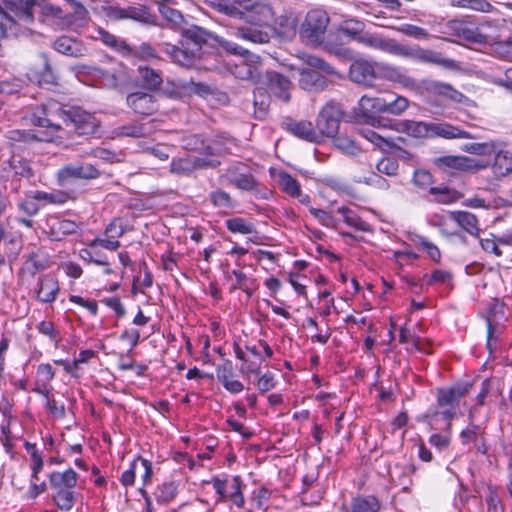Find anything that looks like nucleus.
<instances>
[{"mask_svg":"<svg viewBox=\"0 0 512 512\" xmlns=\"http://www.w3.org/2000/svg\"><path fill=\"white\" fill-rule=\"evenodd\" d=\"M31 123L53 131H58L65 125L80 136L94 134L99 127V121L93 114L80 108L64 110L55 101H49L36 109L31 116Z\"/></svg>","mask_w":512,"mask_h":512,"instance_id":"obj_1","label":"nucleus"},{"mask_svg":"<svg viewBox=\"0 0 512 512\" xmlns=\"http://www.w3.org/2000/svg\"><path fill=\"white\" fill-rule=\"evenodd\" d=\"M468 388V385L459 384L437 390V407L439 410L428 413L426 416L432 429L450 430L451 420L456 414L459 400L468 392Z\"/></svg>","mask_w":512,"mask_h":512,"instance_id":"obj_2","label":"nucleus"},{"mask_svg":"<svg viewBox=\"0 0 512 512\" xmlns=\"http://www.w3.org/2000/svg\"><path fill=\"white\" fill-rule=\"evenodd\" d=\"M78 474L69 468L65 471H53L49 475V485L52 490V501L61 511H71L78 500L79 493L75 491Z\"/></svg>","mask_w":512,"mask_h":512,"instance_id":"obj_3","label":"nucleus"},{"mask_svg":"<svg viewBox=\"0 0 512 512\" xmlns=\"http://www.w3.org/2000/svg\"><path fill=\"white\" fill-rule=\"evenodd\" d=\"M302 60L306 65L310 67L298 69V84L300 88L305 91H322L328 86L327 78L323 76L320 71L327 75H338L334 67L317 56L305 54L303 55Z\"/></svg>","mask_w":512,"mask_h":512,"instance_id":"obj_4","label":"nucleus"},{"mask_svg":"<svg viewBox=\"0 0 512 512\" xmlns=\"http://www.w3.org/2000/svg\"><path fill=\"white\" fill-rule=\"evenodd\" d=\"M36 0H3L0 4V31L6 36L8 30H12L16 24L15 18L29 24L34 20L33 8Z\"/></svg>","mask_w":512,"mask_h":512,"instance_id":"obj_5","label":"nucleus"},{"mask_svg":"<svg viewBox=\"0 0 512 512\" xmlns=\"http://www.w3.org/2000/svg\"><path fill=\"white\" fill-rule=\"evenodd\" d=\"M330 22L328 13L316 8L310 10L301 24L300 36L307 44L320 45L325 37Z\"/></svg>","mask_w":512,"mask_h":512,"instance_id":"obj_6","label":"nucleus"},{"mask_svg":"<svg viewBox=\"0 0 512 512\" xmlns=\"http://www.w3.org/2000/svg\"><path fill=\"white\" fill-rule=\"evenodd\" d=\"M219 182L223 185H232L241 191L257 194L258 182L242 163L231 164L224 173L219 176Z\"/></svg>","mask_w":512,"mask_h":512,"instance_id":"obj_7","label":"nucleus"},{"mask_svg":"<svg viewBox=\"0 0 512 512\" xmlns=\"http://www.w3.org/2000/svg\"><path fill=\"white\" fill-rule=\"evenodd\" d=\"M343 116L341 106L330 101L321 109L316 120L317 131L321 136L335 137L339 131L340 121Z\"/></svg>","mask_w":512,"mask_h":512,"instance_id":"obj_8","label":"nucleus"},{"mask_svg":"<svg viewBox=\"0 0 512 512\" xmlns=\"http://www.w3.org/2000/svg\"><path fill=\"white\" fill-rule=\"evenodd\" d=\"M386 99L383 97H372L363 95L358 102L360 114L366 119L367 123L373 127L386 128L392 121L376 117V114L385 113Z\"/></svg>","mask_w":512,"mask_h":512,"instance_id":"obj_9","label":"nucleus"},{"mask_svg":"<svg viewBox=\"0 0 512 512\" xmlns=\"http://www.w3.org/2000/svg\"><path fill=\"white\" fill-rule=\"evenodd\" d=\"M100 176V171L92 164L86 162L70 163L57 172L60 186H67L76 180H92Z\"/></svg>","mask_w":512,"mask_h":512,"instance_id":"obj_10","label":"nucleus"},{"mask_svg":"<svg viewBox=\"0 0 512 512\" xmlns=\"http://www.w3.org/2000/svg\"><path fill=\"white\" fill-rule=\"evenodd\" d=\"M220 161L215 157L185 156L173 159L170 163V171L173 174L188 176L196 170L216 168Z\"/></svg>","mask_w":512,"mask_h":512,"instance_id":"obj_11","label":"nucleus"},{"mask_svg":"<svg viewBox=\"0 0 512 512\" xmlns=\"http://www.w3.org/2000/svg\"><path fill=\"white\" fill-rule=\"evenodd\" d=\"M397 56L412 59L421 63L436 64L445 68H454L456 66L454 60L443 58L441 53L431 49H424L419 46L409 47L400 44Z\"/></svg>","mask_w":512,"mask_h":512,"instance_id":"obj_12","label":"nucleus"},{"mask_svg":"<svg viewBox=\"0 0 512 512\" xmlns=\"http://www.w3.org/2000/svg\"><path fill=\"white\" fill-rule=\"evenodd\" d=\"M377 78L393 82L407 90L418 91L420 89L417 80L410 76L405 69L388 63H377Z\"/></svg>","mask_w":512,"mask_h":512,"instance_id":"obj_13","label":"nucleus"},{"mask_svg":"<svg viewBox=\"0 0 512 512\" xmlns=\"http://www.w3.org/2000/svg\"><path fill=\"white\" fill-rule=\"evenodd\" d=\"M126 104L134 113L141 116H150L159 110L157 96L145 91L129 93Z\"/></svg>","mask_w":512,"mask_h":512,"instance_id":"obj_14","label":"nucleus"},{"mask_svg":"<svg viewBox=\"0 0 512 512\" xmlns=\"http://www.w3.org/2000/svg\"><path fill=\"white\" fill-rule=\"evenodd\" d=\"M377 63L364 58L355 59L349 67V79L356 84L371 87L376 79Z\"/></svg>","mask_w":512,"mask_h":512,"instance_id":"obj_15","label":"nucleus"},{"mask_svg":"<svg viewBox=\"0 0 512 512\" xmlns=\"http://www.w3.org/2000/svg\"><path fill=\"white\" fill-rule=\"evenodd\" d=\"M359 44L370 49L379 50L381 52L398 55L400 43L395 39L385 37L384 35L376 32L365 31L361 37Z\"/></svg>","mask_w":512,"mask_h":512,"instance_id":"obj_16","label":"nucleus"},{"mask_svg":"<svg viewBox=\"0 0 512 512\" xmlns=\"http://www.w3.org/2000/svg\"><path fill=\"white\" fill-rule=\"evenodd\" d=\"M160 46L162 51H164L174 63L185 68L194 66L196 60L200 57V54L197 53V48L192 49L188 46L179 48L166 42L161 43Z\"/></svg>","mask_w":512,"mask_h":512,"instance_id":"obj_17","label":"nucleus"},{"mask_svg":"<svg viewBox=\"0 0 512 512\" xmlns=\"http://www.w3.org/2000/svg\"><path fill=\"white\" fill-rule=\"evenodd\" d=\"M265 84L270 95L283 102L290 100L291 82L286 76L275 71H268L265 75Z\"/></svg>","mask_w":512,"mask_h":512,"instance_id":"obj_18","label":"nucleus"},{"mask_svg":"<svg viewBox=\"0 0 512 512\" xmlns=\"http://www.w3.org/2000/svg\"><path fill=\"white\" fill-rule=\"evenodd\" d=\"M46 228L49 237L54 241H60L66 236L77 232L79 226L76 222L59 216H50L46 220Z\"/></svg>","mask_w":512,"mask_h":512,"instance_id":"obj_19","label":"nucleus"},{"mask_svg":"<svg viewBox=\"0 0 512 512\" xmlns=\"http://www.w3.org/2000/svg\"><path fill=\"white\" fill-rule=\"evenodd\" d=\"M389 128L414 138H431V122L398 120L390 123Z\"/></svg>","mask_w":512,"mask_h":512,"instance_id":"obj_20","label":"nucleus"},{"mask_svg":"<svg viewBox=\"0 0 512 512\" xmlns=\"http://www.w3.org/2000/svg\"><path fill=\"white\" fill-rule=\"evenodd\" d=\"M448 219L453 221L467 234L480 238V226L477 216L469 211L455 210L448 213Z\"/></svg>","mask_w":512,"mask_h":512,"instance_id":"obj_21","label":"nucleus"},{"mask_svg":"<svg viewBox=\"0 0 512 512\" xmlns=\"http://www.w3.org/2000/svg\"><path fill=\"white\" fill-rule=\"evenodd\" d=\"M275 11L268 0L257 1L247 12V19L260 26L269 25L274 20Z\"/></svg>","mask_w":512,"mask_h":512,"instance_id":"obj_22","label":"nucleus"},{"mask_svg":"<svg viewBox=\"0 0 512 512\" xmlns=\"http://www.w3.org/2000/svg\"><path fill=\"white\" fill-rule=\"evenodd\" d=\"M59 292L58 281L49 274L38 278L36 287V297L42 303H52L55 301Z\"/></svg>","mask_w":512,"mask_h":512,"instance_id":"obj_23","label":"nucleus"},{"mask_svg":"<svg viewBox=\"0 0 512 512\" xmlns=\"http://www.w3.org/2000/svg\"><path fill=\"white\" fill-rule=\"evenodd\" d=\"M286 129L302 140L312 143H319L321 141L320 134L309 121L289 120L286 122Z\"/></svg>","mask_w":512,"mask_h":512,"instance_id":"obj_24","label":"nucleus"},{"mask_svg":"<svg viewBox=\"0 0 512 512\" xmlns=\"http://www.w3.org/2000/svg\"><path fill=\"white\" fill-rule=\"evenodd\" d=\"M152 125L150 122L142 123L139 121H132L124 125L115 127L112 130L113 137L123 138H142L147 137L152 133Z\"/></svg>","mask_w":512,"mask_h":512,"instance_id":"obj_25","label":"nucleus"},{"mask_svg":"<svg viewBox=\"0 0 512 512\" xmlns=\"http://www.w3.org/2000/svg\"><path fill=\"white\" fill-rule=\"evenodd\" d=\"M82 69L84 73L91 77L96 85L115 88L119 83V77L115 71L92 66H83Z\"/></svg>","mask_w":512,"mask_h":512,"instance_id":"obj_26","label":"nucleus"},{"mask_svg":"<svg viewBox=\"0 0 512 512\" xmlns=\"http://www.w3.org/2000/svg\"><path fill=\"white\" fill-rule=\"evenodd\" d=\"M183 147L187 150L198 151L199 156L215 157L223 153V149L217 144H205L204 141L196 136H190L183 140Z\"/></svg>","mask_w":512,"mask_h":512,"instance_id":"obj_27","label":"nucleus"},{"mask_svg":"<svg viewBox=\"0 0 512 512\" xmlns=\"http://www.w3.org/2000/svg\"><path fill=\"white\" fill-rule=\"evenodd\" d=\"M210 34L199 26H192L182 33L181 45L192 49L197 48V53L201 54L202 45L207 42Z\"/></svg>","mask_w":512,"mask_h":512,"instance_id":"obj_28","label":"nucleus"},{"mask_svg":"<svg viewBox=\"0 0 512 512\" xmlns=\"http://www.w3.org/2000/svg\"><path fill=\"white\" fill-rule=\"evenodd\" d=\"M55 376V371L48 363L40 364L36 371V383L34 392L48 398L50 394V382Z\"/></svg>","mask_w":512,"mask_h":512,"instance_id":"obj_29","label":"nucleus"},{"mask_svg":"<svg viewBox=\"0 0 512 512\" xmlns=\"http://www.w3.org/2000/svg\"><path fill=\"white\" fill-rule=\"evenodd\" d=\"M430 135L432 137H441L445 139H468L472 138L471 134L467 131L461 130L448 123L431 122Z\"/></svg>","mask_w":512,"mask_h":512,"instance_id":"obj_30","label":"nucleus"},{"mask_svg":"<svg viewBox=\"0 0 512 512\" xmlns=\"http://www.w3.org/2000/svg\"><path fill=\"white\" fill-rule=\"evenodd\" d=\"M493 171L497 176H506L512 172V153L504 150L499 143L496 145L494 152Z\"/></svg>","mask_w":512,"mask_h":512,"instance_id":"obj_31","label":"nucleus"},{"mask_svg":"<svg viewBox=\"0 0 512 512\" xmlns=\"http://www.w3.org/2000/svg\"><path fill=\"white\" fill-rule=\"evenodd\" d=\"M359 133L363 138L371 142L382 152H390L394 148H398V145L394 139L382 136L370 128H361Z\"/></svg>","mask_w":512,"mask_h":512,"instance_id":"obj_32","label":"nucleus"},{"mask_svg":"<svg viewBox=\"0 0 512 512\" xmlns=\"http://www.w3.org/2000/svg\"><path fill=\"white\" fill-rule=\"evenodd\" d=\"M236 37L254 44L268 43L270 35L267 31H263L257 27L243 26L235 31Z\"/></svg>","mask_w":512,"mask_h":512,"instance_id":"obj_33","label":"nucleus"},{"mask_svg":"<svg viewBox=\"0 0 512 512\" xmlns=\"http://www.w3.org/2000/svg\"><path fill=\"white\" fill-rule=\"evenodd\" d=\"M466 156H442L435 159L436 166L445 172L465 171Z\"/></svg>","mask_w":512,"mask_h":512,"instance_id":"obj_34","label":"nucleus"},{"mask_svg":"<svg viewBox=\"0 0 512 512\" xmlns=\"http://www.w3.org/2000/svg\"><path fill=\"white\" fill-rule=\"evenodd\" d=\"M339 31L359 43L365 30V24L357 19H347L340 23Z\"/></svg>","mask_w":512,"mask_h":512,"instance_id":"obj_35","label":"nucleus"},{"mask_svg":"<svg viewBox=\"0 0 512 512\" xmlns=\"http://www.w3.org/2000/svg\"><path fill=\"white\" fill-rule=\"evenodd\" d=\"M178 492V485L175 481L164 482L158 485L154 491V497L159 504L170 503Z\"/></svg>","mask_w":512,"mask_h":512,"instance_id":"obj_36","label":"nucleus"},{"mask_svg":"<svg viewBox=\"0 0 512 512\" xmlns=\"http://www.w3.org/2000/svg\"><path fill=\"white\" fill-rule=\"evenodd\" d=\"M429 193L434 196V201L440 204H451L462 197L461 193L447 186L431 187Z\"/></svg>","mask_w":512,"mask_h":512,"instance_id":"obj_37","label":"nucleus"},{"mask_svg":"<svg viewBox=\"0 0 512 512\" xmlns=\"http://www.w3.org/2000/svg\"><path fill=\"white\" fill-rule=\"evenodd\" d=\"M208 199L214 207L219 209L231 210L237 205L231 195L222 189H215L211 191L208 195Z\"/></svg>","mask_w":512,"mask_h":512,"instance_id":"obj_38","label":"nucleus"},{"mask_svg":"<svg viewBox=\"0 0 512 512\" xmlns=\"http://www.w3.org/2000/svg\"><path fill=\"white\" fill-rule=\"evenodd\" d=\"M97 36H95L96 39L101 40L106 46L121 52H130L131 49L127 45V43L119 38H117L115 35L109 33L108 31L104 30L101 27H98L96 29Z\"/></svg>","mask_w":512,"mask_h":512,"instance_id":"obj_39","label":"nucleus"},{"mask_svg":"<svg viewBox=\"0 0 512 512\" xmlns=\"http://www.w3.org/2000/svg\"><path fill=\"white\" fill-rule=\"evenodd\" d=\"M232 74L241 80H253L258 76V69L255 65L247 63L245 59H240L231 68Z\"/></svg>","mask_w":512,"mask_h":512,"instance_id":"obj_40","label":"nucleus"},{"mask_svg":"<svg viewBox=\"0 0 512 512\" xmlns=\"http://www.w3.org/2000/svg\"><path fill=\"white\" fill-rule=\"evenodd\" d=\"M449 27L454 30L457 36L472 42H479V35L476 30L466 22L460 20H452L448 23Z\"/></svg>","mask_w":512,"mask_h":512,"instance_id":"obj_41","label":"nucleus"},{"mask_svg":"<svg viewBox=\"0 0 512 512\" xmlns=\"http://www.w3.org/2000/svg\"><path fill=\"white\" fill-rule=\"evenodd\" d=\"M54 48L59 53L69 56L81 55V47L76 40L63 36L54 42Z\"/></svg>","mask_w":512,"mask_h":512,"instance_id":"obj_42","label":"nucleus"},{"mask_svg":"<svg viewBox=\"0 0 512 512\" xmlns=\"http://www.w3.org/2000/svg\"><path fill=\"white\" fill-rule=\"evenodd\" d=\"M226 227L231 233H239V234H252L254 233L255 226L250 221L241 218V217H234L226 220Z\"/></svg>","mask_w":512,"mask_h":512,"instance_id":"obj_43","label":"nucleus"},{"mask_svg":"<svg viewBox=\"0 0 512 512\" xmlns=\"http://www.w3.org/2000/svg\"><path fill=\"white\" fill-rule=\"evenodd\" d=\"M138 72L145 86L150 89H157L162 83L161 74L152 68L140 66Z\"/></svg>","mask_w":512,"mask_h":512,"instance_id":"obj_44","label":"nucleus"},{"mask_svg":"<svg viewBox=\"0 0 512 512\" xmlns=\"http://www.w3.org/2000/svg\"><path fill=\"white\" fill-rule=\"evenodd\" d=\"M278 182L279 186L285 193L291 197L299 196V191L301 190L300 183L290 174L286 172H280L278 175Z\"/></svg>","mask_w":512,"mask_h":512,"instance_id":"obj_45","label":"nucleus"},{"mask_svg":"<svg viewBox=\"0 0 512 512\" xmlns=\"http://www.w3.org/2000/svg\"><path fill=\"white\" fill-rule=\"evenodd\" d=\"M32 197L37 199L38 202L47 204H64L68 199L67 193L61 191L45 192L37 190L33 191Z\"/></svg>","mask_w":512,"mask_h":512,"instance_id":"obj_46","label":"nucleus"},{"mask_svg":"<svg viewBox=\"0 0 512 512\" xmlns=\"http://www.w3.org/2000/svg\"><path fill=\"white\" fill-rule=\"evenodd\" d=\"M32 195L33 191L26 192L25 196L17 204L18 210L28 217L35 216L40 210L37 199L32 197Z\"/></svg>","mask_w":512,"mask_h":512,"instance_id":"obj_47","label":"nucleus"},{"mask_svg":"<svg viewBox=\"0 0 512 512\" xmlns=\"http://www.w3.org/2000/svg\"><path fill=\"white\" fill-rule=\"evenodd\" d=\"M270 96L263 90L257 89L254 93L255 117L263 119L268 111Z\"/></svg>","mask_w":512,"mask_h":512,"instance_id":"obj_48","label":"nucleus"},{"mask_svg":"<svg viewBox=\"0 0 512 512\" xmlns=\"http://www.w3.org/2000/svg\"><path fill=\"white\" fill-rule=\"evenodd\" d=\"M496 142H483V143H467L463 146V150L465 152L475 154V155H481V156H488L492 155L494 152H496Z\"/></svg>","mask_w":512,"mask_h":512,"instance_id":"obj_49","label":"nucleus"},{"mask_svg":"<svg viewBox=\"0 0 512 512\" xmlns=\"http://www.w3.org/2000/svg\"><path fill=\"white\" fill-rule=\"evenodd\" d=\"M378 500L373 496L357 498L354 500L351 512H378Z\"/></svg>","mask_w":512,"mask_h":512,"instance_id":"obj_50","label":"nucleus"},{"mask_svg":"<svg viewBox=\"0 0 512 512\" xmlns=\"http://www.w3.org/2000/svg\"><path fill=\"white\" fill-rule=\"evenodd\" d=\"M412 241L416 245L421 247L423 250H425L427 252V254L429 255V257L433 261H435V262H439L440 261V259H441V252H440L439 248L434 243H432L427 238H425L424 236H421V235H415L412 238Z\"/></svg>","mask_w":512,"mask_h":512,"instance_id":"obj_51","label":"nucleus"},{"mask_svg":"<svg viewBox=\"0 0 512 512\" xmlns=\"http://www.w3.org/2000/svg\"><path fill=\"white\" fill-rule=\"evenodd\" d=\"M229 489L230 494H228L227 499H229L238 508H242L245 500L242 493V481L239 476L233 477L232 481L230 482Z\"/></svg>","mask_w":512,"mask_h":512,"instance_id":"obj_52","label":"nucleus"},{"mask_svg":"<svg viewBox=\"0 0 512 512\" xmlns=\"http://www.w3.org/2000/svg\"><path fill=\"white\" fill-rule=\"evenodd\" d=\"M409 107V100L404 96H396L392 100L386 99L385 113L395 116L402 115Z\"/></svg>","mask_w":512,"mask_h":512,"instance_id":"obj_53","label":"nucleus"},{"mask_svg":"<svg viewBox=\"0 0 512 512\" xmlns=\"http://www.w3.org/2000/svg\"><path fill=\"white\" fill-rule=\"evenodd\" d=\"M337 212L342 215L344 222L349 226L361 231H365L367 229V224L351 209L347 207H340L337 209Z\"/></svg>","mask_w":512,"mask_h":512,"instance_id":"obj_54","label":"nucleus"},{"mask_svg":"<svg viewBox=\"0 0 512 512\" xmlns=\"http://www.w3.org/2000/svg\"><path fill=\"white\" fill-rule=\"evenodd\" d=\"M399 341L403 344L412 343V346L422 353L430 354L431 352L427 348V343H425L421 338L416 336H411L409 331L406 328H401L399 333Z\"/></svg>","mask_w":512,"mask_h":512,"instance_id":"obj_55","label":"nucleus"},{"mask_svg":"<svg viewBox=\"0 0 512 512\" xmlns=\"http://www.w3.org/2000/svg\"><path fill=\"white\" fill-rule=\"evenodd\" d=\"M426 284L429 286L433 285H444L449 284L452 280V274L447 270H434L430 275L424 276Z\"/></svg>","mask_w":512,"mask_h":512,"instance_id":"obj_56","label":"nucleus"},{"mask_svg":"<svg viewBox=\"0 0 512 512\" xmlns=\"http://www.w3.org/2000/svg\"><path fill=\"white\" fill-rule=\"evenodd\" d=\"M379 173L396 176L399 170V163L396 159L390 157H383L376 165Z\"/></svg>","mask_w":512,"mask_h":512,"instance_id":"obj_57","label":"nucleus"},{"mask_svg":"<svg viewBox=\"0 0 512 512\" xmlns=\"http://www.w3.org/2000/svg\"><path fill=\"white\" fill-rule=\"evenodd\" d=\"M420 88L423 87L427 91L439 94V95H448L450 91H452V87L449 84L435 81V80H429L425 79L419 83Z\"/></svg>","mask_w":512,"mask_h":512,"instance_id":"obj_58","label":"nucleus"},{"mask_svg":"<svg viewBox=\"0 0 512 512\" xmlns=\"http://www.w3.org/2000/svg\"><path fill=\"white\" fill-rule=\"evenodd\" d=\"M396 30L406 36L416 39H428L430 36L424 28L408 23L402 24L397 27Z\"/></svg>","mask_w":512,"mask_h":512,"instance_id":"obj_59","label":"nucleus"},{"mask_svg":"<svg viewBox=\"0 0 512 512\" xmlns=\"http://www.w3.org/2000/svg\"><path fill=\"white\" fill-rule=\"evenodd\" d=\"M335 144L339 150L349 155H355L360 151L356 142L347 136L340 135L336 138Z\"/></svg>","mask_w":512,"mask_h":512,"instance_id":"obj_60","label":"nucleus"},{"mask_svg":"<svg viewBox=\"0 0 512 512\" xmlns=\"http://www.w3.org/2000/svg\"><path fill=\"white\" fill-rule=\"evenodd\" d=\"M271 491L265 487L255 489L252 493L251 503L254 508L262 509L270 499Z\"/></svg>","mask_w":512,"mask_h":512,"instance_id":"obj_61","label":"nucleus"},{"mask_svg":"<svg viewBox=\"0 0 512 512\" xmlns=\"http://www.w3.org/2000/svg\"><path fill=\"white\" fill-rule=\"evenodd\" d=\"M93 157L113 163L122 161V153H115L105 148L97 147L90 153Z\"/></svg>","mask_w":512,"mask_h":512,"instance_id":"obj_62","label":"nucleus"},{"mask_svg":"<svg viewBox=\"0 0 512 512\" xmlns=\"http://www.w3.org/2000/svg\"><path fill=\"white\" fill-rule=\"evenodd\" d=\"M138 470H139V461H136V459H134L130 463L129 468L127 470H125L121 475L120 481H121L122 485L125 487L133 486L135 483V477H136V473L138 472Z\"/></svg>","mask_w":512,"mask_h":512,"instance_id":"obj_63","label":"nucleus"},{"mask_svg":"<svg viewBox=\"0 0 512 512\" xmlns=\"http://www.w3.org/2000/svg\"><path fill=\"white\" fill-rule=\"evenodd\" d=\"M216 376L219 382L223 385L229 379L234 377L233 364L231 361L226 360L223 364L216 367Z\"/></svg>","mask_w":512,"mask_h":512,"instance_id":"obj_64","label":"nucleus"}]
</instances>
